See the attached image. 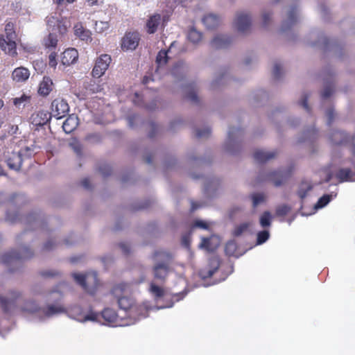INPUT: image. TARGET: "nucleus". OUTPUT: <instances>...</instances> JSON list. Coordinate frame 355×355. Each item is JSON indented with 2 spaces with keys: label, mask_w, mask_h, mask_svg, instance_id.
I'll use <instances>...</instances> for the list:
<instances>
[{
  "label": "nucleus",
  "mask_w": 355,
  "mask_h": 355,
  "mask_svg": "<svg viewBox=\"0 0 355 355\" xmlns=\"http://www.w3.org/2000/svg\"><path fill=\"white\" fill-rule=\"evenodd\" d=\"M293 169L278 170L270 173L261 172L258 176V182H269L275 187L282 185L291 175Z\"/></svg>",
  "instance_id": "nucleus-6"
},
{
  "label": "nucleus",
  "mask_w": 355,
  "mask_h": 355,
  "mask_svg": "<svg viewBox=\"0 0 355 355\" xmlns=\"http://www.w3.org/2000/svg\"><path fill=\"white\" fill-rule=\"evenodd\" d=\"M8 295V298L0 295V306L5 313H10L11 309L15 306L16 302L21 297V294L16 291H10Z\"/></svg>",
  "instance_id": "nucleus-10"
},
{
  "label": "nucleus",
  "mask_w": 355,
  "mask_h": 355,
  "mask_svg": "<svg viewBox=\"0 0 355 355\" xmlns=\"http://www.w3.org/2000/svg\"><path fill=\"white\" fill-rule=\"evenodd\" d=\"M345 139V135L343 132L339 130H334L331 136L330 139L334 144H342Z\"/></svg>",
  "instance_id": "nucleus-32"
},
{
  "label": "nucleus",
  "mask_w": 355,
  "mask_h": 355,
  "mask_svg": "<svg viewBox=\"0 0 355 355\" xmlns=\"http://www.w3.org/2000/svg\"><path fill=\"white\" fill-rule=\"evenodd\" d=\"M260 224L262 227H270L271 225V215L268 211H264L260 217Z\"/></svg>",
  "instance_id": "nucleus-39"
},
{
  "label": "nucleus",
  "mask_w": 355,
  "mask_h": 355,
  "mask_svg": "<svg viewBox=\"0 0 355 355\" xmlns=\"http://www.w3.org/2000/svg\"><path fill=\"white\" fill-rule=\"evenodd\" d=\"M78 58V51L74 48L66 49L61 55V62L63 65L69 66L75 63Z\"/></svg>",
  "instance_id": "nucleus-16"
},
{
  "label": "nucleus",
  "mask_w": 355,
  "mask_h": 355,
  "mask_svg": "<svg viewBox=\"0 0 355 355\" xmlns=\"http://www.w3.org/2000/svg\"><path fill=\"white\" fill-rule=\"evenodd\" d=\"M211 134V129L209 128H205L202 130L197 129L196 130V138H206L208 137Z\"/></svg>",
  "instance_id": "nucleus-47"
},
{
  "label": "nucleus",
  "mask_w": 355,
  "mask_h": 355,
  "mask_svg": "<svg viewBox=\"0 0 355 355\" xmlns=\"http://www.w3.org/2000/svg\"><path fill=\"white\" fill-rule=\"evenodd\" d=\"M98 171L101 173V175L104 177L109 176L112 173L111 167L106 164H101L98 167Z\"/></svg>",
  "instance_id": "nucleus-48"
},
{
  "label": "nucleus",
  "mask_w": 355,
  "mask_h": 355,
  "mask_svg": "<svg viewBox=\"0 0 355 355\" xmlns=\"http://www.w3.org/2000/svg\"><path fill=\"white\" fill-rule=\"evenodd\" d=\"M168 51L165 50H161L158 52L155 60L157 65V69L156 71L160 68L164 67L167 64L168 61Z\"/></svg>",
  "instance_id": "nucleus-30"
},
{
  "label": "nucleus",
  "mask_w": 355,
  "mask_h": 355,
  "mask_svg": "<svg viewBox=\"0 0 355 355\" xmlns=\"http://www.w3.org/2000/svg\"><path fill=\"white\" fill-rule=\"evenodd\" d=\"M41 276L45 278L53 277L60 275L59 272L55 270H44L40 272Z\"/></svg>",
  "instance_id": "nucleus-52"
},
{
  "label": "nucleus",
  "mask_w": 355,
  "mask_h": 355,
  "mask_svg": "<svg viewBox=\"0 0 355 355\" xmlns=\"http://www.w3.org/2000/svg\"><path fill=\"white\" fill-rule=\"evenodd\" d=\"M291 207L287 205H281L276 208L275 214L277 216H285L291 211Z\"/></svg>",
  "instance_id": "nucleus-43"
},
{
  "label": "nucleus",
  "mask_w": 355,
  "mask_h": 355,
  "mask_svg": "<svg viewBox=\"0 0 355 355\" xmlns=\"http://www.w3.org/2000/svg\"><path fill=\"white\" fill-rule=\"evenodd\" d=\"M297 22V8L293 7L288 14V19L282 25V30L285 31L288 28Z\"/></svg>",
  "instance_id": "nucleus-28"
},
{
  "label": "nucleus",
  "mask_w": 355,
  "mask_h": 355,
  "mask_svg": "<svg viewBox=\"0 0 355 355\" xmlns=\"http://www.w3.org/2000/svg\"><path fill=\"white\" fill-rule=\"evenodd\" d=\"M101 316L109 325L116 326L118 315L116 312L110 308H106L101 312Z\"/></svg>",
  "instance_id": "nucleus-20"
},
{
  "label": "nucleus",
  "mask_w": 355,
  "mask_h": 355,
  "mask_svg": "<svg viewBox=\"0 0 355 355\" xmlns=\"http://www.w3.org/2000/svg\"><path fill=\"white\" fill-rule=\"evenodd\" d=\"M269 232L267 230H263L257 234V242L258 244H262L265 243L269 238Z\"/></svg>",
  "instance_id": "nucleus-46"
},
{
  "label": "nucleus",
  "mask_w": 355,
  "mask_h": 355,
  "mask_svg": "<svg viewBox=\"0 0 355 355\" xmlns=\"http://www.w3.org/2000/svg\"><path fill=\"white\" fill-rule=\"evenodd\" d=\"M69 110L67 102L61 98L54 99L51 103V113L54 117L62 119Z\"/></svg>",
  "instance_id": "nucleus-9"
},
{
  "label": "nucleus",
  "mask_w": 355,
  "mask_h": 355,
  "mask_svg": "<svg viewBox=\"0 0 355 355\" xmlns=\"http://www.w3.org/2000/svg\"><path fill=\"white\" fill-rule=\"evenodd\" d=\"M51 113L46 110H40L35 111L31 116V121L35 126L45 125L51 119Z\"/></svg>",
  "instance_id": "nucleus-13"
},
{
  "label": "nucleus",
  "mask_w": 355,
  "mask_h": 355,
  "mask_svg": "<svg viewBox=\"0 0 355 355\" xmlns=\"http://www.w3.org/2000/svg\"><path fill=\"white\" fill-rule=\"evenodd\" d=\"M31 101V96L27 95L26 94H23L19 97H16L12 99L13 104L18 107H20L21 105L24 107L26 103H29Z\"/></svg>",
  "instance_id": "nucleus-35"
},
{
  "label": "nucleus",
  "mask_w": 355,
  "mask_h": 355,
  "mask_svg": "<svg viewBox=\"0 0 355 355\" xmlns=\"http://www.w3.org/2000/svg\"><path fill=\"white\" fill-rule=\"evenodd\" d=\"M53 83L51 78L44 76L42 80L40 83L37 92L44 97L47 96L53 90Z\"/></svg>",
  "instance_id": "nucleus-18"
},
{
  "label": "nucleus",
  "mask_w": 355,
  "mask_h": 355,
  "mask_svg": "<svg viewBox=\"0 0 355 355\" xmlns=\"http://www.w3.org/2000/svg\"><path fill=\"white\" fill-rule=\"evenodd\" d=\"M6 219L10 223L19 221L27 225L33 224L36 227H40L42 225V223L39 220L37 216L35 214H30L26 216H21L18 212L12 214L8 211L6 213Z\"/></svg>",
  "instance_id": "nucleus-7"
},
{
  "label": "nucleus",
  "mask_w": 355,
  "mask_h": 355,
  "mask_svg": "<svg viewBox=\"0 0 355 355\" xmlns=\"http://www.w3.org/2000/svg\"><path fill=\"white\" fill-rule=\"evenodd\" d=\"M140 35L137 32L126 33L121 41L123 50H135L139 45Z\"/></svg>",
  "instance_id": "nucleus-12"
},
{
  "label": "nucleus",
  "mask_w": 355,
  "mask_h": 355,
  "mask_svg": "<svg viewBox=\"0 0 355 355\" xmlns=\"http://www.w3.org/2000/svg\"><path fill=\"white\" fill-rule=\"evenodd\" d=\"M187 37L189 40L191 41V42L198 43L200 41H201L202 35L201 32L198 31L194 28H191L189 31Z\"/></svg>",
  "instance_id": "nucleus-33"
},
{
  "label": "nucleus",
  "mask_w": 355,
  "mask_h": 355,
  "mask_svg": "<svg viewBox=\"0 0 355 355\" xmlns=\"http://www.w3.org/2000/svg\"><path fill=\"white\" fill-rule=\"evenodd\" d=\"M250 227V224L248 223H243L235 227L233 231V235L234 236H239L243 232H246Z\"/></svg>",
  "instance_id": "nucleus-40"
},
{
  "label": "nucleus",
  "mask_w": 355,
  "mask_h": 355,
  "mask_svg": "<svg viewBox=\"0 0 355 355\" xmlns=\"http://www.w3.org/2000/svg\"><path fill=\"white\" fill-rule=\"evenodd\" d=\"M96 318H97V315L95 313H92V314H89V315H87L85 317V319L86 320H96Z\"/></svg>",
  "instance_id": "nucleus-63"
},
{
  "label": "nucleus",
  "mask_w": 355,
  "mask_h": 355,
  "mask_svg": "<svg viewBox=\"0 0 355 355\" xmlns=\"http://www.w3.org/2000/svg\"><path fill=\"white\" fill-rule=\"evenodd\" d=\"M64 308L61 305H49L46 307L44 313L46 316L50 317L53 315L64 312Z\"/></svg>",
  "instance_id": "nucleus-36"
},
{
  "label": "nucleus",
  "mask_w": 355,
  "mask_h": 355,
  "mask_svg": "<svg viewBox=\"0 0 355 355\" xmlns=\"http://www.w3.org/2000/svg\"><path fill=\"white\" fill-rule=\"evenodd\" d=\"M119 247L121 249V250L124 254L127 255L130 253V248L128 243H119Z\"/></svg>",
  "instance_id": "nucleus-58"
},
{
  "label": "nucleus",
  "mask_w": 355,
  "mask_h": 355,
  "mask_svg": "<svg viewBox=\"0 0 355 355\" xmlns=\"http://www.w3.org/2000/svg\"><path fill=\"white\" fill-rule=\"evenodd\" d=\"M72 276L85 291L91 295H94L99 284L96 272H87L86 274L73 273Z\"/></svg>",
  "instance_id": "nucleus-5"
},
{
  "label": "nucleus",
  "mask_w": 355,
  "mask_h": 355,
  "mask_svg": "<svg viewBox=\"0 0 355 355\" xmlns=\"http://www.w3.org/2000/svg\"><path fill=\"white\" fill-rule=\"evenodd\" d=\"M217 245H213L211 238L203 237L200 244V248L208 252H214L217 248Z\"/></svg>",
  "instance_id": "nucleus-34"
},
{
  "label": "nucleus",
  "mask_w": 355,
  "mask_h": 355,
  "mask_svg": "<svg viewBox=\"0 0 355 355\" xmlns=\"http://www.w3.org/2000/svg\"><path fill=\"white\" fill-rule=\"evenodd\" d=\"M56 58L57 53L55 52H52L49 55V65L53 69H55L58 64Z\"/></svg>",
  "instance_id": "nucleus-51"
},
{
  "label": "nucleus",
  "mask_w": 355,
  "mask_h": 355,
  "mask_svg": "<svg viewBox=\"0 0 355 355\" xmlns=\"http://www.w3.org/2000/svg\"><path fill=\"white\" fill-rule=\"evenodd\" d=\"M22 150L18 153L12 152L7 156L6 162L10 169L19 171L21 168L23 162Z\"/></svg>",
  "instance_id": "nucleus-14"
},
{
  "label": "nucleus",
  "mask_w": 355,
  "mask_h": 355,
  "mask_svg": "<svg viewBox=\"0 0 355 355\" xmlns=\"http://www.w3.org/2000/svg\"><path fill=\"white\" fill-rule=\"evenodd\" d=\"M47 23L50 26H56L55 29L62 35L66 33L67 31L68 26L63 20H59L54 17H47Z\"/></svg>",
  "instance_id": "nucleus-24"
},
{
  "label": "nucleus",
  "mask_w": 355,
  "mask_h": 355,
  "mask_svg": "<svg viewBox=\"0 0 355 355\" xmlns=\"http://www.w3.org/2000/svg\"><path fill=\"white\" fill-rule=\"evenodd\" d=\"M237 248V245L235 241H228L225 247V253L229 256H233L236 252Z\"/></svg>",
  "instance_id": "nucleus-42"
},
{
  "label": "nucleus",
  "mask_w": 355,
  "mask_h": 355,
  "mask_svg": "<svg viewBox=\"0 0 355 355\" xmlns=\"http://www.w3.org/2000/svg\"><path fill=\"white\" fill-rule=\"evenodd\" d=\"M218 263H216V267L213 270H209L208 276L211 277L216 272V271L218 270Z\"/></svg>",
  "instance_id": "nucleus-64"
},
{
  "label": "nucleus",
  "mask_w": 355,
  "mask_h": 355,
  "mask_svg": "<svg viewBox=\"0 0 355 355\" xmlns=\"http://www.w3.org/2000/svg\"><path fill=\"white\" fill-rule=\"evenodd\" d=\"M332 196L329 194H325L320 197L315 204V207L317 209L322 208L326 206L331 200Z\"/></svg>",
  "instance_id": "nucleus-41"
},
{
  "label": "nucleus",
  "mask_w": 355,
  "mask_h": 355,
  "mask_svg": "<svg viewBox=\"0 0 355 355\" xmlns=\"http://www.w3.org/2000/svg\"><path fill=\"white\" fill-rule=\"evenodd\" d=\"M150 291L156 297H161L164 294V289L154 283L150 284Z\"/></svg>",
  "instance_id": "nucleus-44"
},
{
  "label": "nucleus",
  "mask_w": 355,
  "mask_h": 355,
  "mask_svg": "<svg viewBox=\"0 0 355 355\" xmlns=\"http://www.w3.org/2000/svg\"><path fill=\"white\" fill-rule=\"evenodd\" d=\"M282 67L279 64L276 63L273 67L272 75L274 78L278 79L281 76Z\"/></svg>",
  "instance_id": "nucleus-53"
},
{
  "label": "nucleus",
  "mask_w": 355,
  "mask_h": 355,
  "mask_svg": "<svg viewBox=\"0 0 355 355\" xmlns=\"http://www.w3.org/2000/svg\"><path fill=\"white\" fill-rule=\"evenodd\" d=\"M111 61V56L108 54H102L97 58L92 71V76L98 78L103 76L108 69Z\"/></svg>",
  "instance_id": "nucleus-8"
},
{
  "label": "nucleus",
  "mask_w": 355,
  "mask_h": 355,
  "mask_svg": "<svg viewBox=\"0 0 355 355\" xmlns=\"http://www.w3.org/2000/svg\"><path fill=\"white\" fill-rule=\"evenodd\" d=\"M336 178L340 182H349L352 180L353 173L350 168H340L336 173Z\"/></svg>",
  "instance_id": "nucleus-26"
},
{
  "label": "nucleus",
  "mask_w": 355,
  "mask_h": 355,
  "mask_svg": "<svg viewBox=\"0 0 355 355\" xmlns=\"http://www.w3.org/2000/svg\"><path fill=\"white\" fill-rule=\"evenodd\" d=\"M162 21L159 14H155L149 17L146 23V30L148 34H154L157 32Z\"/></svg>",
  "instance_id": "nucleus-17"
},
{
  "label": "nucleus",
  "mask_w": 355,
  "mask_h": 355,
  "mask_svg": "<svg viewBox=\"0 0 355 355\" xmlns=\"http://www.w3.org/2000/svg\"><path fill=\"white\" fill-rule=\"evenodd\" d=\"M193 227L207 230L209 228V225L205 221L201 220H196L193 223Z\"/></svg>",
  "instance_id": "nucleus-54"
},
{
  "label": "nucleus",
  "mask_w": 355,
  "mask_h": 355,
  "mask_svg": "<svg viewBox=\"0 0 355 355\" xmlns=\"http://www.w3.org/2000/svg\"><path fill=\"white\" fill-rule=\"evenodd\" d=\"M242 130L240 128H231L228 132V139L232 141L234 139L236 135H241Z\"/></svg>",
  "instance_id": "nucleus-49"
},
{
  "label": "nucleus",
  "mask_w": 355,
  "mask_h": 355,
  "mask_svg": "<svg viewBox=\"0 0 355 355\" xmlns=\"http://www.w3.org/2000/svg\"><path fill=\"white\" fill-rule=\"evenodd\" d=\"M80 184L86 189H89L91 188L90 181L89 178L83 179L81 181Z\"/></svg>",
  "instance_id": "nucleus-59"
},
{
  "label": "nucleus",
  "mask_w": 355,
  "mask_h": 355,
  "mask_svg": "<svg viewBox=\"0 0 355 355\" xmlns=\"http://www.w3.org/2000/svg\"><path fill=\"white\" fill-rule=\"evenodd\" d=\"M132 306L135 308H131L130 313L135 317L145 316L147 312V306L144 304H136L135 302L132 304Z\"/></svg>",
  "instance_id": "nucleus-29"
},
{
  "label": "nucleus",
  "mask_w": 355,
  "mask_h": 355,
  "mask_svg": "<svg viewBox=\"0 0 355 355\" xmlns=\"http://www.w3.org/2000/svg\"><path fill=\"white\" fill-rule=\"evenodd\" d=\"M334 92V88L331 85L326 86L323 91L321 93V96L322 98L325 99L330 97Z\"/></svg>",
  "instance_id": "nucleus-50"
},
{
  "label": "nucleus",
  "mask_w": 355,
  "mask_h": 355,
  "mask_svg": "<svg viewBox=\"0 0 355 355\" xmlns=\"http://www.w3.org/2000/svg\"><path fill=\"white\" fill-rule=\"evenodd\" d=\"M232 42V39L226 35H220L216 36L210 44L213 49H219L227 47Z\"/></svg>",
  "instance_id": "nucleus-19"
},
{
  "label": "nucleus",
  "mask_w": 355,
  "mask_h": 355,
  "mask_svg": "<svg viewBox=\"0 0 355 355\" xmlns=\"http://www.w3.org/2000/svg\"><path fill=\"white\" fill-rule=\"evenodd\" d=\"M33 256V252L27 247H21L18 251L12 250L3 254L1 261L6 266L19 265L23 261L28 259Z\"/></svg>",
  "instance_id": "nucleus-4"
},
{
  "label": "nucleus",
  "mask_w": 355,
  "mask_h": 355,
  "mask_svg": "<svg viewBox=\"0 0 355 355\" xmlns=\"http://www.w3.org/2000/svg\"><path fill=\"white\" fill-rule=\"evenodd\" d=\"M110 26L108 22L107 21H96L94 29L95 31L99 33H101L109 28Z\"/></svg>",
  "instance_id": "nucleus-45"
},
{
  "label": "nucleus",
  "mask_w": 355,
  "mask_h": 355,
  "mask_svg": "<svg viewBox=\"0 0 355 355\" xmlns=\"http://www.w3.org/2000/svg\"><path fill=\"white\" fill-rule=\"evenodd\" d=\"M78 125V117L74 114H71L64 121L62 128L66 133H71L77 128Z\"/></svg>",
  "instance_id": "nucleus-23"
},
{
  "label": "nucleus",
  "mask_w": 355,
  "mask_h": 355,
  "mask_svg": "<svg viewBox=\"0 0 355 355\" xmlns=\"http://www.w3.org/2000/svg\"><path fill=\"white\" fill-rule=\"evenodd\" d=\"M234 27L238 32L248 33L251 28L252 19L249 15L244 12H238L234 22Z\"/></svg>",
  "instance_id": "nucleus-11"
},
{
  "label": "nucleus",
  "mask_w": 355,
  "mask_h": 355,
  "mask_svg": "<svg viewBox=\"0 0 355 355\" xmlns=\"http://www.w3.org/2000/svg\"><path fill=\"white\" fill-rule=\"evenodd\" d=\"M271 14L269 12H264L262 15V25L263 27H266L270 21Z\"/></svg>",
  "instance_id": "nucleus-56"
},
{
  "label": "nucleus",
  "mask_w": 355,
  "mask_h": 355,
  "mask_svg": "<svg viewBox=\"0 0 355 355\" xmlns=\"http://www.w3.org/2000/svg\"><path fill=\"white\" fill-rule=\"evenodd\" d=\"M5 33L6 35H0V48L5 53L15 56L17 54L15 42L17 34L12 22L10 21L6 24Z\"/></svg>",
  "instance_id": "nucleus-2"
},
{
  "label": "nucleus",
  "mask_w": 355,
  "mask_h": 355,
  "mask_svg": "<svg viewBox=\"0 0 355 355\" xmlns=\"http://www.w3.org/2000/svg\"><path fill=\"white\" fill-rule=\"evenodd\" d=\"M31 304L33 305V306L31 308H24V310L31 313L36 312L37 311V305L33 302H31Z\"/></svg>",
  "instance_id": "nucleus-61"
},
{
  "label": "nucleus",
  "mask_w": 355,
  "mask_h": 355,
  "mask_svg": "<svg viewBox=\"0 0 355 355\" xmlns=\"http://www.w3.org/2000/svg\"><path fill=\"white\" fill-rule=\"evenodd\" d=\"M55 246V243H53L52 241H46L44 246H43V250L44 251H50L53 249V248Z\"/></svg>",
  "instance_id": "nucleus-57"
},
{
  "label": "nucleus",
  "mask_w": 355,
  "mask_h": 355,
  "mask_svg": "<svg viewBox=\"0 0 355 355\" xmlns=\"http://www.w3.org/2000/svg\"><path fill=\"white\" fill-rule=\"evenodd\" d=\"M153 259L157 262L153 268L154 277L164 281L169 272L173 256L164 250H157L154 252Z\"/></svg>",
  "instance_id": "nucleus-1"
},
{
  "label": "nucleus",
  "mask_w": 355,
  "mask_h": 355,
  "mask_svg": "<svg viewBox=\"0 0 355 355\" xmlns=\"http://www.w3.org/2000/svg\"><path fill=\"white\" fill-rule=\"evenodd\" d=\"M74 35L82 41L87 43L92 41V32L85 28L81 22H78L73 26Z\"/></svg>",
  "instance_id": "nucleus-15"
},
{
  "label": "nucleus",
  "mask_w": 355,
  "mask_h": 355,
  "mask_svg": "<svg viewBox=\"0 0 355 355\" xmlns=\"http://www.w3.org/2000/svg\"><path fill=\"white\" fill-rule=\"evenodd\" d=\"M76 0H54V2L57 3L58 5H62L64 3H73Z\"/></svg>",
  "instance_id": "nucleus-60"
},
{
  "label": "nucleus",
  "mask_w": 355,
  "mask_h": 355,
  "mask_svg": "<svg viewBox=\"0 0 355 355\" xmlns=\"http://www.w3.org/2000/svg\"><path fill=\"white\" fill-rule=\"evenodd\" d=\"M58 44L57 36L53 33H49L44 40V45L46 48H55Z\"/></svg>",
  "instance_id": "nucleus-38"
},
{
  "label": "nucleus",
  "mask_w": 355,
  "mask_h": 355,
  "mask_svg": "<svg viewBox=\"0 0 355 355\" xmlns=\"http://www.w3.org/2000/svg\"><path fill=\"white\" fill-rule=\"evenodd\" d=\"M29 76V70L24 67L15 69L12 73V78L16 82H25Z\"/></svg>",
  "instance_id": "nucleus-22"
},
{
  "label": "nucleus",
  "mask_w": 355,
  "mask_h": 355,
  "mask_svg": "<svg viewBox=\"0 0 355 355\" xmlns=\"http://www.w3.org/2000/svg\"><path fill=\"white\" fill-rule=\"evenodd\" d=\"M277 155V151L266 152L262 150H257L253 154V157L256 162L259 163H264L275 157Z\"/></svg>",
  "instance_id": "nucleus-21"
},
{
  "label": "nucleus",
  "mask_w": 355,
  "mask_h": 355,
  "mask_svg": "<svg viewBox=\"0 0 355 355\" xmlns=\"http://www.w3.org/2000/svg\"><path fill=\"white\" fill-rule=\"evenodd\" d=\"M313 186L308 182H302L297 191V195L300 199L303 200L307 195L308 192L311 191Z\"/></svg>",
  "instance_id": "nucleus-31"
},
{
  "label": "nucleus",
  "mask_w": 355,
  "mask_h": 355,
  "mask_svg": "<svg viewBox=\"0 0 355 355\" xmlns=\"http://www.w3.org/2000/svg\"><path fill=\"white\" fill-rule=\"evenodd\" d=\"M327 116L329 117V123H331V121H333L334 119V110H331V109H329L328 111H327Z\"/></svg>",
  "instance_id": "nucleus-62"
},
{
  "label": "nucleus",
  "mask_w": 355,
  "mask_h": 355,
  "mask_svg": "<svg viewBox=\"0 0 355 355\" xmlns=\"http://www.w3.org/2000/svg\"><path fill=\"white\" fill-rule=\"evenodd\" d=\"M202 22L207 29H214L219 25L220 19L215 15L208 14L202 18Z\"/></svg>",
  "instance_id": "nucleus-25"
},
{
  "label": "nucleus",
  "mask_w": 355,
  "mask_h": 355,
  "mask_svg": "<svg viewBox=\"0 0 355 355\" xmlns=\"http://www.w3.org/2000/svg\"><path fill=\"white\" fill-rule=\"evenodd\" d=\"M253 207H257L261 203L266 200V196L262 193H254L251 195Z\"/></svg>",
  "instance_id": "nucleus-37"
},
{
  "label": "nucleus",
  "mask_w": 355,
  "mask_h": 355,
  "mask_svg": "<svg viewBox=\"0 0 355 355\" xmlns=\"http://www.w3.org/2000/svg\"><path fill=\"white\" fill-rule=\"evenodd\" d=\"M308 98H309V96L308 95H306V94L304 95V96L302 97V99L300 101V102L299 103L307 112H310V107H309V106L308 105Z\"/></svg>",
  "instance_id": "nucleus-55"
},
{
  "label": "nucleus",
  "mask_w": 355,
  "mask_h": 355,
  "mask_svg": "<svg viewBox=\"0 0 355 355\" xmlns=\"http://www.w3.org/2000/svg\"><path fill=\"white\" fill-rule=\"evenodd\" d=\"M129 288V284L122 282L114 285L111 291V294L116 300L119 307L128 311H130L131 308H134L132 304L135 302L132 298L125 295Z\"/></svg>",
  "instance_id": "nucleus-3"
},
{
  "label": "nucleus",
  "mask_w": 355,
  "mask_h": 355,
  "mask_svg": "<svg viewBox=\"0 0 355 355\" xmlns=\"http://www.w3.org/2000/svg\"><path fill=\"white\" fill-rule=\"evenodd\" d=\"M186 98L193 103H198L199 98L197 95L196 85L193 83L185 86Z\"/></svg>",
  "instance_id": "nucleus-27"
}]
</instances>
